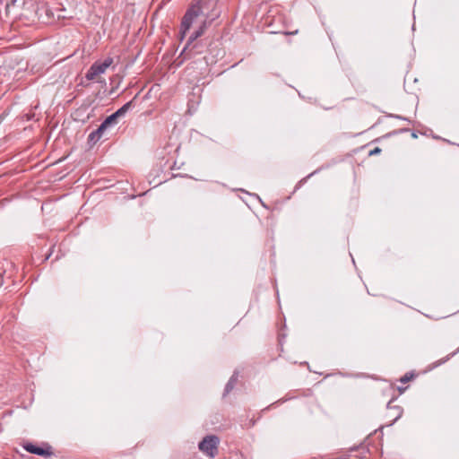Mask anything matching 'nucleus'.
<instances>
[{
  "label": "nucleus",
  "instance_id": "6e6552de",
  "mask_svg": "<svg viewBox=\"0 0 459 459\" xmlns=\"http://www.w3.org/2000/svg\"><path fill=\"white\" fill-rule=\"evenodd\" d=\"M380 152H381V149L377 147L373 151L370 152V154H377V153H379Z\"/></svg>",
  "mask_w": 459,
  "mask_h": 459
},
{
  "label": "nucleus",
  "instance_id": "7ed1b4c3",
  "mask_svg": "<svg viewBox=\"0 0 459 459\" xmlns=\"http://www.w3.org/2000/svg\"><path fill=\"white\" fill-rule=\"evenodd\" d=\"M219 438L216 436H206L198 445L202 453L213 458L218 453Z\"/></svg>",
  "mask_w": 459,
  "mask_h": 459
},
{
  "label": "nucleus",
  "instance_id": "39448f33",
  "mask_svg": "<svg viewBox=\"0 0 459 459\" xmlns=\"http://www.w3.org/2000/svg\"><path fill=\"white\" fill-rule=\"evenodd\" d=\"M23 448L29 453L41 456H50L53 455L52 447L48 445H44V447H39L31 443H27L23 445Z\"/></svg>",
  "mask_w": 459,
  "mask_h": 459
},
{
  "label": "nucleus",
  "instance_id": "1a4fd4ad",
  "mask_svg": "<svg viewBox=\"0 0 459 459\" xmlns=\"http://www.w3.org/2000/svg\"><path fill=\"white\" fill-rule=\"evenodd\" d=\"M409 379H410V377H407V376H405V377H402V378H401V381H402V382H403V383H405V382H406V381H408Z\"/></svg>",
  "mask_w": 459,
  "mask_h": 459
},
{
  "label": "nucleus",
  "instance_id": "0eeeda50",
  "mask_svg": "<svg viewBox=\"0 0 459 459\" xmlns=\"http://www.w3.org/2000/svg\"><path fill=\"white\" fill-rule=\"evenodd\" d=\"M97 132H98V129L90 134V135H89L90 140H95V139L98 140L101 137L103 133H97Z\"/></svg>",
  "mask_w": 459,
  "mask_h": 459
},
{
  "label": "nucleus",
  "instance_id": "f257e3e1",
  "mask_svg": "<svg viewBox=\"0 0 459 459\" xmlns=\"http://www.w3.org/2000/svg\"><path fill=\"white\" fill-rule=\"evenodd\" d=\"M204 1L201 0L190 6L182 18L179 30L181 39L186 37L191 29H194L188 37V44L201 37L208 26L209 16L205 13Z\"/></svg>",
  "mask_w": 459,
  "mask_h": 459
},
{
  "label": "nucleus",
  "instance_id": "f03ea898",
  "mask_svg": "<svg viewBox=\"0 0 459 459\" xmlns=\"http://www.w3.org/2000/svg\"><path fill=\"white\" fill-rule=\"evenodd\" d=\"M113 63L114 60L110 56L105 58L103 61L95 62L88 70L85 75L86 79L90 81L95 80L99 75L104 74Z\"/></svg>",
  "mask_w": 459,
  "mask_h": 459
},
{
  "label": "nucleus",
  "instance_id": "20e7f679",
  "mask_svg": "<svg viewBox=\"0 0 459 459\" xmlns=\"http://www.w3.org/2000/svg\"><path fill=\"white\" fill-rule=\"evenodd\" d=\"M132 101H129L118 108L115 113L108 116L99 126L97 133H103L108 127L116 125L117 118L123 117L130 108Z\"/></svg>",
  "mask_w": 459,
  "mask_h": 459
},
{
  "label": "nucleus",
  "instance_id": "423d86ee",
  "mask_svg": "<svg viewBox=\"0 0 459 459\" xmlns=\"http://www.w3.org/2000/svg\"><path fill=\"white\" fill-rule=\"evenodd\" d=\"M237 378L238 377L236 376V374H234L230 379L229 380L228 384L226 385V387H225V393L228 394L230 392V390L234 387L236 382H237Z\"/></svg>",
  "mask_w": 459,
  "mask_h": 459
}]
</instances>
